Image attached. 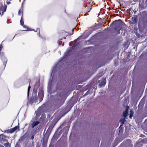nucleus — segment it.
Wrapping results in <instances>:
<instances>
[{"label": "nucleus", "mask_w": 147, "mask_h": 147, "mask_svg": "<svg viewBox=\"0 0 147 147\" xmlns=\"http://www.w3.org/2000/svg\"><path fill=\"white\" fill-rule=\"evenodd\" d=\"M113 24L115 25V29L118 30L119 33V30H121L122 28V21L120 20L116 21Z\"/></svg>", "instance_id": "1"}, {"label": "nucleus", "mask_w": 147, "mask_h": 147, "mask_svg": "<svg viewBox=\"0 0 147 147\" xmlns=\"http://www.w3.org/2000/svg\"><path fill=\"white\" fill-rule=\"evenodd\" d=\"M0 57L1 58V59L3 62L4 64L5 65L6 63L7 62V59L3 55V53H0Z\"/></svg>", "instance_id": "2"}, {"label": "nucleus", "mask_w": 147, "mask_h": 147, "mask_svg": "<svg viewBox=\"0 0 147 147\" xmlns=\"http://www.w3.org/2000/svg\"><path fill=\"white\" fill-rule=\"evenodd\" d=\"M39 123V122L37 121H32L30 122L31 126L32 128H34L36 127Z\"/></svg>", "instance_id": "3"}, {"label": "nucleus", "mask_w": 147, "mask_h": 147, "mask_svg": "<svg viewBox=\"0 0 147 147\" xmlns=\"http://www.w3.org/2000/svg\"><path fill=\"white\" fill-rule=\"evenodd\" d=\"M19 130V127L17 126H16L10 130V132L12 133L15 131H18Z\"/></svg>", "instance_id": "4"}, {"label": "nucleus", "mask_w": 147, "mask_h": 147, "mask_svg": "<svg viewBox=\"0 0 147 147\" xmlns=\"http://www.w3.org/2000/svg\"><path fill=\"white\" fill-rule=\"evenodd\" d=\"M129 109V107L127 106L126 107V110L125 111H124L123 113V116L124 118L126 117L128 113V109Z\"/></svg>", "instance_id": "5"}, {"label": "nucleus", "mask_w": 147, "mask_h": 147, "mask_svg": "<svg viewBox=\"0 0 147 147\" xmlns=\"http://www.w3.org/2000/svg\"><path fill=\"white\" fill-rule=\"evenodd\" d=\"M23 9L22 8H21L20 9L19 11L18 12V14L19 15H20L22 14V17L23 15Z\"/></svg>", "instance_id": "6"}, {"label": "nucleus", "mask_w": 147, "mask_h": 147, "mask_svg": "<svg viewBox=\"0 0 147 147\" xmlns=\"http://www.w3.org/2000/svg\"><path fill=\"white\" fill-rule=\"evenodd\" d=\"M134 114V113L132 111H130V114H129V117L131 119L132 117L133 116V115Z\"/></svg>", "instance_id": "7"}, {"label": "nucleus", "mask_w": 147, "mask_h": 147, "mask_svg": "<svg viewBox=\"0 0 147 147\" xmlns=\"http://www.w3.org/2000/svg\"><path fill=\"white\" fill-rule=\"evenodd\" d=\"M22 17H21V19L20 21V24L22 26H23V25L24 24V21L22 19Z\"/></svg>", "instance_id": "8"}, {"label": "nucleus", "mask_w": 147, "mask_h": 147, "mask_svg": "<svg viewBox=\"0 0 147 147\" xmlns=\"http://www.w3.org/2000/svg\"><path fill=\"white\" fill-rule=\"evenodd\" d=\"M125 120V119H121L120 121L122 123L124 124Z\"/></svg>", "instance_id": "9"}, {"label": "nucleus", "mask_w": 147, "mask_h": 147, "mask_svg": "<svg viewBox=\"0 0 147 147\" xmlns=\"http://www.w3.org/2000/svg\"><path fill=\"white\" fill-rule=\"evenodd\" d=\"M30 88H31V87L29 86L28 87V93H27V94H28V96L29 95V91H30Z\"/></svg>", "instance_id": "10"}, {"label": "nucleus", "mask_w": 147, "mask_h": 147, "mask_svg": "<svg viewBox=\"0 0 147 147\" xmlns=\"http://www.w3.org/2000/svg\"><path fill=\"white\" fill-rule=\"evenodd\" d=\"M3 48V46L1 44L0 45V51Z\"/></svg>", "instance_id": "11"}, {"label": "nucleus", "mask_w": 147, "mask_h": 147, "mask_svg": "<svg viewBox=\"0 0 147 147\" xmlns=\"http://www.w3.org/2000/svg\"><path fill=\"white\" fill-rule=\"evenodd\" d=\"M7 144L8 145L7 147H10V144H9L8 143Z\"/></svg>", "instance_id": "12"}, {"label": "nucleus", "mask_w": 147, "mask_h": 147, "mask_svg": "<svg viewBox=\"0 0 147 147\" xmlns=\"http://www.w3.org/2000/svg\"><path fill=\"white\" fill-rule=\"evenodd\" d=\"M105 80H103V84L104 85H105V84L106 83H105Z\"/></svg>", "instance_id": "13"}, {"label": "nucleus", "mask_w": 147, "mask_h": 147, "mask_svg": "<svg viewBox=\"0 0 147 147\" xmlns=\"http://www.w3.org/2000/svg\"><path fill=\"white\" fill-rule=\"evenodd\" d=\"M28 30V28H25V29L24 30H25V31H26V30Z\"/></svg>", "instance_id": "14"}, {"label": "nucleus", "mask_w": 147, "mask_h": 147, "mask_svg": "<svg viewBox=\"0 0 147 147\" xmlns=\"http://www.w3.org/2000/svg\"><path fill=\"white\" fill-rule=\"evenodd\" d=\"M34 136H32V137H31V138L32 140H33V139H34Z\"/></svg>", "instance_id": "15"}, {"label": "nucleus", "mask_w": 147, "mask_h": 147, "mask_svg": "<svg viewBox=\"0 0 147 147\" xmlns=\"http://www.w3.org/2000/svg\"><path fill=\"white\" fill-rule=\"evenodd\" d=\"M10 3V2H7V4H9Z\"/></svg>", "instance_id": "16"}, {"label": "nucleus", "mask_w": 147, "mask_h": 147, "mask_svg": "<svg viewBox=\"0 0 147 147\" xmlns=\"http://www.w3.org/2000/svg\"><path fill=\"white\" fill-rule=\"evenodd\" d=\"M100 86H102V84H101V83H100Z\"/></svg>", "instance_id": "17"}, {"label": "nucleus", "mask_w": 147, "mask_h": 147, "mask_svg": "<svg viewBox=\"0 0 147 147\" xmlns=\"http://www.w3.org/2000/svg\"><path fill=\"white\" fill-rule=\"evenodd\" d=\"M23 27L24 28H25V26H24Z\"/></svg>", "instance_id": "18"}]
</instances>
